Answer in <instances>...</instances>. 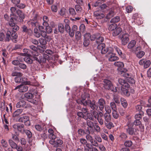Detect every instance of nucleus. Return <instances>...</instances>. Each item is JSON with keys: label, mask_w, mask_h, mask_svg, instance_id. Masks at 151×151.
I'll return each mask as SVG.
<instances>
[{"label": "nucleus", "mask_w": 151, "mask_h": 151, "mask_svg": "<svg viewBox=\"0 0 151 151\" xmlns=\"http://www.w3.org/2000/svg\"><path fill=\"white\" fill-rule=\"evenodd\" d=\"M104 38L101 36L100 35L96 41V43L98 44V45L101 43H103L102 42L104 41Z\"/></svg>", "instance_id": "34"}, {"label": "nucleus", "mask_w": 151, "mask_h": 151, "mask_svg": "<svg viewBox=\"0 0 151 151\" xmlns=\"http://www.w3.org/2000/svg\"><path fill=\"white\" fill-rule=\"evenodd\" d=\"M92 114L93 118L94 117L96 119H97L99 117V115L98 113L96 111H93L92 112Z\"/></svg>", "instance_id": "58"}, {"label": "nucleus", "mask_w": 151, "mask_h": 151, "mask_svg": "<svg viewBox=\"0 0 151 151\" xmlns=\"http://www.w3.org/2000/svg\"><path fill=\"white\" fill-rule=\"evenodd\" d=\"M94 14L95 16L98 19H101L103 18L104 16V15L103 14L100 13L98 11L94 12Z\"/></svg>", "instance_id": "24"}, {"label": "nucleus", "mask_w": 151, "mask_h": 151, "mask_svg": "<svg viewBox=\"0 0 151 151\" xmlns=\"http://www.w3.org/2000/svg\"><path fill=\"white\" fill-rule=\"evenodd\" d=\"M24 53H21V55L23 56L29 57L31 55V54L32 53V52L30 50L24 49H23Z\"/></svg>", "instance_id": "16"}, {"label": "nucleus", "mask_w": 151, "mask_h": 151, "mask_svg": "<svg viewBox=\"0 0 151 151\" xmlns=\"http://www.w3.org/2000/svg\"><path fill=\"white\" fill-rule=\"evenodd\" d=\"M127 132L129 134L133 135L135 134V132L133 128L128 126V128L126 129Z\"/></svg>", "instance_id": "27"}, {"label": "nucleus", "mask_w": 151, "mask_h": 151, "mask_svg": "<svg viewBox=\"0 0 151 151\" xmlns=\"http://www.w3.org/2000/svg\"><path fill=\"white\" fill-rule=\"evenodd\" d=\"M120 20V18L118 16H116L112 18L111 21L110 22L115 23L118 22Z\"/></svg>", "instance_id": "40"}, {"label": "nucleus", "mask_w": 151, "mask_h": 151, "mask_svg": "<svg viewBox=\"0 0 151 151\" xmlns=\"http://www.w3.org/2000/svg\"><path fill=\"white\" fill-rule=\"evenodd\" d=\"M145 52L143 51H140L137 53L136 56L137 58H140L145 55Z\"/></svg>", "instance_id": "39"}, {"label": "nucleus", "mask_w": 151, "mask_h": 151, "mask_svg": "<svg viewBox=\"0 0 151 151\" xmlns=\"http://www.w3.org/2000/svg\"><path fill=\"white\" fill-rule=\"evenodd\" d=\"M91 103V100H85L84 99H82V104L84 106H86Z\"/></svg>", "instance_id": "52"}, {"label": "nucleus", "mask_w": 151, "mask_h": 151, "mask_svg": "<svg viewBox=\"0 0 151 151\" xmlns=\"http://www.w3.org/2000/svg\"><path fill=\"white\" fill-rule=\"evenodd\" d=\"M104 87L106 89L110 90L114 92H116L117 91L116 88H114L111 82L109 80L104 79Z\"/></svg>", "instance_id": "3"}, {"label": "nucleus", "mask_w": 151, "mask_h": 151, "mask_svg": "<svg viewBox=\"0 0 151 151\" xmlns=\"http://www.w3.org/2000/svg\"><path fill=\"white\" fill-rule=\"evenodd\" d=\"M114 99L115 102L117 104L120 103V97L118 95H115L114 96Z\"/></svg>", "instance_id": "59"}, {"label": "nucleus", "mask_w": 151, "mask_h": 151, "mask_svg": "<svg viewBox=\"0 0 151 151\" xmlns=\"http://www.w3.org/2000/svg\"><path fill=\"white\" fill-rule=\"evenodd\" d=\"M139 63L140 65H144V68H148L151 64V62L150 60H147L145 59L141 60Z\"/></svg>", "instance_id": "12"}, {"label": "nucleus", "mask_w": 151, "mask_h": 151, "mask_svg": "<svg viewBox=\"0 0 151 151\" xmlns=\"http://www.w3.org/2000/svg\"><path fill=\"white\" fill-rule=\"evenodd\" d=\"M22 76H18L14 78V81L16 83H22L25 85H30V82L29 81H25L23 80V78L21 77Z\"/></svg>", "instance_id": "11"}, {"label": "nucleus", "mask_w": 151, "mask_h": 151, "mask_svg": "<svg viewBox=\"0 0 151 151\" xmlns=\"http://www.w3.org/2000/svg\"><path fill=\"white\" fill-rule=\"evenodd\" d=\"M58 31L60 32L63 33L64 32V27L62 23H58Z\"/></svg>", "instance_id": "30"}, {"label": "nucleus", "mask_w": 151, "mask_h": 151, "mask_svg": "<svg viewBox=\"0 0 151 151\" xmlns=\"http://www.w3.org/2000/svg\"><path fill=\"white\" fill-rule=\"evenodd\" d=\"M132 145V142L131 141L127 140L125 141L124 143V145L127 147H130Z\"/></svg>", "instance_id": "60"}, {"label": "nucleus", "mask_w": 151, "mask_h": 151, "mask_svg": "<svg viewBox=\"0 0 151 151\" xmlns=\"http://www.w3.org/2000/svg\"><path fill=\"white\" fill-rule=\"evenodd\" d=\"M39 41L40 44L42 45H43V46L42 47H41L43 49H45L46 48L45 45L47 44V42H46V41L45 40V39L41 38L39 39Z\"/></svg>", "instance_id": "28"}, {"label": "nucleus", "mask_w": 151, "mask_h": 151, "mask_svg": "<svg viewBox=\"0 0 151 151\" xmlns=\"http://www.w3.org/2000/svg\"><path fill=\"white\" fill-rule=\"evenodd\" d=\"M98 50H101V53L102 54H105L110 53L111 52H113V49L111 47L107 48L105 47V45L104 43H101L98 45L97 46Z\"/></svg>", "instance_id": "2"}, {"label": "nucleus", "mask_w": 151, "mask_h": 151, "mask_svg": "<svg viewBox=\"0 0 151 151\" xmlns=\"http://www.w3.org/2000/svg\"><path fill=\"white\" fill-rule=\"evenodd\" d=\"M105 110L107 114H110L111 111V107L109 106L106 105L105 106Z\"/></svg>", "instance_id": "50"}, {"label": "nucleus", "mask_w": 151, "mask_h": 151, "mask_svg": "<svg viewBox=\"0 0 151 151\" xmlns=\"http://www.w3.org/2000/svg\"><path fill=\"white\" fill-rule=\"evenodd\" d=\"M87 125L90 128H92L94 126L93 123L90 120H88L86 121Z\"/></svg>", "instance_id": "53"}, {"label": "nucleus", "mask_w": 151, "mask_h": 151, "mask_svg": "<svg viewBox=\"0 0 151 151\" xmlns=\"http://www.w3.org/2000/svg\"><path fill=\"white\" fill-rule=\"evenodd\" d=\"M117 27L116 24L115 23H113L109 26L108 29L109 31H112L115 29Z\"/></svg>", "instance_id": "32"}, {"label": "nucleus", "mask_w": 151, "mask_h": 151, "mask_svg": "<svg viewBox=\"0 0 151 151\" xmlns=\"http://www.w3.org/2000/svg\"><path fill=\"white\" fill-rule=\"evenodd\" d=\"M119 112L120 114L122 116H124L125 114L126 111L123 108H119Z\"/></svg>", "instance_id": "61"}, {"label": "nucleus", "mask_w": 151, "mask_h": 151, "mask_svg": "<svg viewBox=\"0 0 151 151\" xmlns=\"http://www.w3.org/2000/svg\"><path fill=\"white\" fill-rule=\"evenodd\" d=\"M26 104L25 101L21 100L19 101L16 104V106L17 108H20L24 106Z\"/></svg>", "instance_id": "33"}, {"label": "nucleus", "mask_w": 151, "mask_h": 151, "mask_svg": "<svg viewBox=\"0 0 151 151\" xmlns=\"http://www.w3.org/2000/svg\"><path fill=\"white\" fill-rule=\"evenodd\" d=\"M112 114L113 117L114 118L116 119L118 118L119 115L116 110L112 111Z\"/></svg>", "instance_id": "47"}, {"label": "nucleus", "mask_w": 151, "mask_h": 151, "mask_svg": "<svg viewBox=\"0 0 151 151\" xmlns=\"http://www.w3.org/2000/svg\"><path fill=\"white\" fill-rule=\"evenodd\" d=\"M144 113L143 111H141L139 114H136L135 116L136 119L139 120L141 119L142 116L143 115Z\"/></svg>", "instance_id": "36"}, {"label": "nucleus", "mask_w": 151, "mask_h": 151, "mask_svg": "<svg viewBox=\"0 0 151 151\" xmlns=\"http://www.w3.org/2000/svg\"><path fill=\"white\" fill-rule=\"evenodd\" d=\"M16 6L19 9H23L25 8V5L24 4L19 3L17 4Z\"/></svg>", "instance_id": "63"}, {"label": "nucleus", "mask_w": 151, "mask_h": 151, "mask_svg": "<svg viewBox=\"0 0 151 151\" xmlns=\"http://www.w3.org/2000/svg\"><path fill=\"white\" fill-rule=\"evenodd\" d=\"M24 125L22 124H16L13 126V128L15 130L22 132L24 130Z\"/></svg>", "instance_id": "14"}, {"label": "nucleus", "mask_w": 151, "mask_h": 151, "mask_svg": "<svg viewBox=\"0 0 151 151\" xmlns=\"http://www.w3.org/2000/svg\"><path fill=\"white\" fill-rule=\"evenodd\" d=\"M110 106L112 111L116 110V106L115 103L113 102L110 103Z\"/></svg>", "instance_id": "49"}, {"label": "nucleus", "mask_w": 151, "mask_h": 151, "mask_svg": "<svg viewBox=\"0 0 151 151\" xmlns=\"http://www.w3.org/2000/svg\"><path fill=\"white\" fill-rule=\"evenodd\" d=\"M24 96L27 100L33 104H37V100L33 99L34 96L32 93H25L24 94Z\"/></svg>", "instance_id": "4"}, {"label": "nucleus", "mask_w": 151, "mask_h": 151, "mask_svg": "<svg viewBox=\"0 0 151 151\" xmlns=\"http://www.w3.org/2000/svg\"><path fill=\"white\" fill-rule=\"evenodd\" d=\"M100 34L99 33H96L95 34L91 36V41H94L95 39L96 40L98 39L99 37Z\"/></svg>", "instance_id": "42"}, {"label": "nucleus", "mask_w": 151, "mask_h": 151, "mask_svg": "<svg viewBox=\"0 0 151 151\" xmlns=\"http://www.w3.org/2000/svg\"><path fill=\"white\" fill-rule=\"evenodd\" d=\"M9 142L12 148L13 149H15V148H16L17 145L11 139H9Z\"/></svg>", "instance_id": "31"}, {"label": "nucleus", "mask_w": 151, "mask_h": 151, "mask_svg": "<svg viewBox=\"0 0 151 151\" xmlns=\"http://www.w3.org/2000/svg\"><path fill=\"white\" fill-rule=\"evenodd\" d=\"M104 123L110 122L111 119V116L110 114L104 113Z\"/></svg>", "instance_id": "18"}, {"label": "nucleus", "mask_w": 151, "mask_h": 151, "mask_svg": "<svg viewBox=\"0 0 151 151\" xmlns=\"http://www.w3.org/2000/svg\"><path fill=\"white\" fill-rule=\"evenodd\" d=\"M104 124L106 127L109 129H111L112 127H113V123L110 122L105 123Z\"/></svg>", "instance_id": "48"}, {"label": "nucleus", "mask_w": 151, "mask_h": 151, "mask_svg": "<svg viewBox=\"0 0 151 151\" xmlns=\"http://www.w3.org/2000/svg\"><path fill=\"white\" fill-rule=\"evenodd\" d=\"M81 32L79 31H77L75 33V39L76 40L78 41L80 40L81 38Z\"/></svg>", "instance_id": "29"}, {"label": "nucleus", "mask_w": 151, "mask_h": 151, "mask_svg": "<svg viewBox=\"0 0 151 151\" xmlns=\"http://www.w3.org/2000/svg\"><path fill=\"white\" fill-rule=\"evenodd\" d=\"M121 74L122 76L127 78V79L128 82L131 84H134L135 83V81L134 79L131 77H129V74L126 73L123 71H121Z\"/></svg>", "instance_id": "7"}, {"label": "nucleus", "mask_w": 151, "mask_h": 151, "mask_svg": "<svg viewBox=\"0 0 151 151\" xmlns=\"http://www.w3.org/2000/svg\"><path fill=\"white\" fill-rule=\"evenodd\" d=\"M17 14L19 15V17L20 18H21L20 19H17L16 18V17H11V18L12 17H13V20L12 21V22H14V19H15L16 20L18 21L19 22H22L23 21V19L24 18V14L20 10H18L17 11Z\"/></svg>", "instance_id": "9"}, {"label": "nucleus", "mask_w": 151, "mask_h": 151, "mask_svg": "<svg viewBox=\"0 0 151 151\" xmlns=\"http://www.w3.org/2000/svg\"><path fill=\"white\" fill-rule=\"evenodd\" d=\"M121 40V42L122 45H125L128 42L129 40V35L127 33H125L120 36Z\"/></svg>", "instance_id": "5"}, {"label": "nucleus", "mask_w": 151, "mask_h": 151, "mask_svg": "<svg viewBox=\"0 0 151 151\" xmlns=\"http://www.w3.org/2000/svg\"><path fill=\"white\" fill-rule=\"evenodd\" d=\"M23 111L22 109H19L15 111L13 113V116L14 117H16L21 114Z\"/></svg>", "instance_id": "22"}, {"label": "nucleus", "mask_w": 151, "mask_h": 151, "mask_svg": "<svg viewBox=\"0 0 151 151\" xmlns=\"http://www.w3.org/2000/svg\"><path fill=\"white\" fill-rule=\"evenodd\" d=\"M121 90L123 93L124 95L127 96H129L130 93L126 88H124L123 87H122L121 88Z\"/></svg>", "instance_id": "37"}, {"label": "nucleus", "mask_w": 151, "mask_h": 151, "mask_svg": "<svg viewBox=\"0 0 151 151\" xmlns=\"http://www.w3.org/2000/svg\"><path fill=\"white\" fill-rule=\"evenodd\" d=\"M49 142L50 144L52 145L54 147H57L59 146L58 144L57 143V140L55 141L54 140H50Z\"/></svg>", "instance_id": "41"}, {"label": "nucleus", "mask_w": 151, "mask_h": 151, "mask_svg": "<svg viewBox=\"0 0 151 151\" xmlns=\"http://www.w3.org/2000/svg\"><path fill=\"white\" fill-rule=\"evenodd\" d=\"M69 12L70 14L72 16H74L76 14V12L75 10L72 8H69Z\"/></svg>", "instance_id": "56"}, {"label": "nucleus", "mask_w": 151, "mask_h": 151, "mask_svg": "<svg viewBox=\"0 0 151 151\" xmlns=\"http://www.w3.org/2000/svg\"><path fill=\"white\" fill-rule=\"evenodd\" d=\"M40 63H44L46 62V60L47 58H48V56L46 54H44V56L43 55L42 56L41 55H40Z\"/></svg>", "instance_id": "25"}, {"label": "nucleus", "mask_w": 151, "mask_h": 151, "mask_svg": "<svg viewBox=\"0 0 151 151\" xmlns=\"http://www.w3.org/2000/svg\"><path fill=\"white\" fill-rule=\"evenodd\" d=\"M118 82L122 85V87L128 88L129 87V85L124 79L119 78L118 80Z\"/></svg>", "instance_id": "17"}, {"label": "nucleus", "mask_w": 151, "mask_h": 151, "mask_svg": "<svg viewBox=\"0 0 151 151\" xmlns=\"http://www.w3.org/2000/svg\"><path fill=\"white\" fill-rule=\"evenodd\" d=\"M22 47V45L19 44H16L15 45L14 47L13 48V50H17L21 49Z\"/></svg>", "instance_id": "62"}, {"label": "nucleus", "mask_w": 151, "mask_h": 151, "mask_svg": "<svg viewBox=\"0 0 151 151\" xmlns=\"http://www.w3.org/2000/svg\"><path fill=\"white\" fill-rule=\"evenodd\" d=\"M89 104L90 107L92 110H97L98 107L96 104L95 102L94 101H91V103H90Z\"/></svg>", "instance_id": "21"}, {"label": "nucleus", "mask_w": 151, "mask_h": 151, "mask_svg": "<svg viewBox=\"0 0 151 151\" xmlns=\"http://www.w3.org/2000/svg\"><path fill=\"white\" fill-rule=\"evenodd\" d=\"M18 89V91L20 92H24L28 90V87L26 85H20L16 87L14 90Z\"/></svg>", "instance_id": "13"}, {"label": "nucleus", "mask_w": 151, "mask_h": 151, "mask_svg": "<svg viewBox=\"0 0 151 151\" xmlns=\"http://www.w3.org/2000/svg\"><path fill=\"white\" fill-rule=\"evenodd\" d=\"M114 65L119 68H122L124 66V63L122 62H116L114 63Z\"/></svg>", "instance_id": "35"}, {"label": "nucleus", "mask_w": 151, "mask_h": 151, "mask_svg": "<svg viewBox=\"0 0 151 151\" xmlns=\"http://www.w3.org/2000/svg\"><path fill=\"white\" fill-rule=\"evenodd\" d=\"M114 15V12L111 10L110 11L106 16V18L109 19L112 17Z\"/></svg>", "instance_id": "46"}, {"label": "nucleus", "mask_w": 151, "mask_h": 151, "mask_svg": "<svg viewBox=\"0 0 151 151\" xmlns=\"http://www.w3.org/2000/svg\"><path fill=\"white\" fill-rule=\"evenodd\" d=\"M86 139L89 141L92 144L93 142V137L90 135H87L86 136Z\"/></svg>", "instance_id": "44"}, {"label": "nucleus", "mask_w": 151, "mask_h": 151, "mask_svg": "<svg viewBox=\"0 0 151 151\" xmlns=\"http://www.w3.org/2000/svg\"><path fill=\"white\" fill-rule=\"evenodd\" d=\"M122 28L119 27H117L114 29L112 33L113 35L114 36H116L122 32Z\"/></svg>", "instance_id": "20"}, {"label": "nucleus", "mask_w": 151, "mask_h": 151, "mask_svg": "<svg viewBox=\"0 0 151 151\" xmlns=\"http://www.w3.org/2000/svg\"><path fill=\"white\" fill-rule=\"evenodd\" d=\"M66 11V9L65 8H62L60 11L59 12V14L61 16H63L65 15Z\"/></svg>", "instance_id": "51"}, {"label": "nucleus", "mask_w": 151, "mask_h": 151, "mask_svg": "<svg viewBox=\"0 0 151 151\" xmlns=\"http://www.w3.org/2000/svg\"><path fill=\"white\" fill-rule=\"evenodd\" d=\"M24 132L25 133L28 138H30L32 137V134L31 132L29 130L27 129L24 130Z\"/></svg>", "instance_id": "43"}, {"label": "nucleus", "mask_w": 151, "mask_h": 151, "mask_svg": "<svg viewBox=\"0 0 151 151\" xmlns=\"http://www.w3.org/2000/svg\"><path fill=\"white\" fill-rule=\"evenodd\" d=\"M136 44V41L134 40H132L128 43L127 47L129 49H132L134 46Z\"/></svg>", "instance_id": "26"}, {"label": "nucleus", "mask_w": 151, "mask_h": 151, "mask_svg": "<svg viewBox=\"0 0 151 151\" xmlns=\"http://www.w3.org/2000/svg\"><path fill=\"white\" fill-rule=\"evenodd\" d=\"M23 31L28 34L29 35H31L33 33L32 31L30 29H28L27 27L25 26L24 25L22 27Z\"/></svg>", "instance_id": "19"}, {"label": "nucleus", "mask_w": 151, "mask_h": 151, "mask_svg": "<svg viewBox=\"0 0 151 151\" xmlns=\"http://www.w3.org/2000/svg\"><path fill=\"white\" fill-rule=\"evenodd\" d=\"M13 20V17H12L10 19V21L8 25L9 26V28L13 31L12 33L11 32V39L14 42L16 43L17 41V35L15 32L19 29V27L15 24L14 23L12 22V21Z\"/></svg>", "instance_id": "1"}, {"label": "nucleus", "mask_w": 151, "mask_h": 151, "mask_svg": "<svg viewBox=\"0 0 151 151\" xmlns=\"http://www.w3.org/2000/svg\"><path fill=\"white\" fill-rule=\"evenodd\" d=\"M6 40L7 41H9L10 39H11V32L10 31H7L6 33Z\"/></svg>", "instance_id": "55"}, {"label": "nucleus", "mask_w": 151, "mask_h": 151, "mask_svg": "<svg viewBox=\"0 0 151 151\" xmlns=\"http://www.w3.org/2000/svg\"><path fill=\"white\" fill-rule=\"evenodd\" d=\"M18 121L19 122H24L25 124L27 126H29L30 125L29 118L27 116H24L20 117Z\"/></svg>", "instance_id": "8"}, {"label": "nucleus", "mask_w": 151, "mask_h": 151, "mask_svg": "<svg viewBox=\"0 0 151 151\" xmlns=\"http://www.w3.org/2000/svg\"><path fill=\"white\" fill-rule=\"evenodd\" d=\"M97 103L99 109L101 111H102L106 104L105 101L103 99L101 98L99 100Z\"/></svg>", "instance_id": "15"}, {"label": "nucleus", "mask_w": 151, "mask_h": 151, "mask_svg": "<svg viewBox=\"0 0 151 151\" xmlns=\"http://www.w3.org/2000/svg\"><path fill=\"white\" fill-rule=\"evenodd\" d=\"M112 52H111L110 53H107L106 55L109 60L110 61L113 62L118 60L119 58L116 56Z\"/></svg>", "instance_id": "6"}, {"label": "nucleus", "mask_w": 151, "mask_h": 151, "mask_svg": "<svg viewBox=\"0 0 151 151\" xmlns=\"http://www.w3.org/2000/svg\"><path fill=\"white\" fill-rule=\"evenodd\" d=\"M24 61L27 63L31 64L32 63V60L29 57H25L24 58Z\"/></svg>", "instance_id": "54"}, {"label": "nucleus", "mask_w": 151, "mask_h": 151, "mask_svg": "<svg viewBox=\"0 0 151 151\" xmlns=\"http://www.w3.org/2000/svg\"><path fill=\"white\" fill-rule=\"evenodd\" d=\"M38 17L39 16L37 14L34 15L33 18L30 21V23L32 27H37L39 26V23L37 21Z\"/></svg>", "instance_id": "10"}, {"label": "nucleus", "mask_w": 151, "mask_h": 151, "mask_svg": "<svg viewBox=\"0 0 151 151\" xmlns=\"http://www.w3.org/2000/svg\"><path fill=\"white\" fill-rule=\"evenodd\" d=\"M40 29H38L37 28H35L34 29V35L37 37H40L41 36L40 31Z\"/></svg>", "instance_id": "23"}, {"label": "nucleus", "mask_w": 151, "mask_h": 151, "mask_svg": "<svg viewBox=\"0 0 151 151\" xmlns=\"http://www.w3.org/2000/svg\"><path fill=\"white\" fill-rule=\"evenodd\" d=\"M10 11L12 13L11 15V16L12 15L13 17H15V16H14V14L17 13V11H16V8L15 7H12L10 8Z\"/></svg>", "instance_id": "45"}, {"label": "nucleus", "mask_w": 151, "mask_h": 151, "mask_svg": "<svg viewBox=\"0 0 151 151\" xmlns=\"http://www.w3.org/2000/svg\"><path fill=\"white\" fill-rule=\"evenodd\" d=\"M99 123L101 125L104 124V121L101 117H99L97 119Z\"/></svg>", "instance_id": "64"}, {"label": "nucleus", "mask_w": 151, "mask_h": 151, "mask_svg": "<svg viewBox=\"0 0 151 151\" xmlns=\"http://www.w3.org/2000/svg\"><path fill=\"white\" fill-rule=\"evenodd\" d=\"M22 74L20 72H13L12 74V75L13 76H22Z\"/></svg>", "instance_id": "57"}, {"label": "nucleus", "mask_w": 151, "mask_h": 151, "mask_svg": "<svg viewBox=\"0 0 151 151\" xmlns=\"http://www.w3.org/2000/svg\"><path fill=\"white\" fill-rule=\"evenodd\" d=\"M114 50L117 52L119 55L121 56H122L123 54L122 51L116 46H114Z\"/></svg>", "instance_id": "38"}]
</instances>
